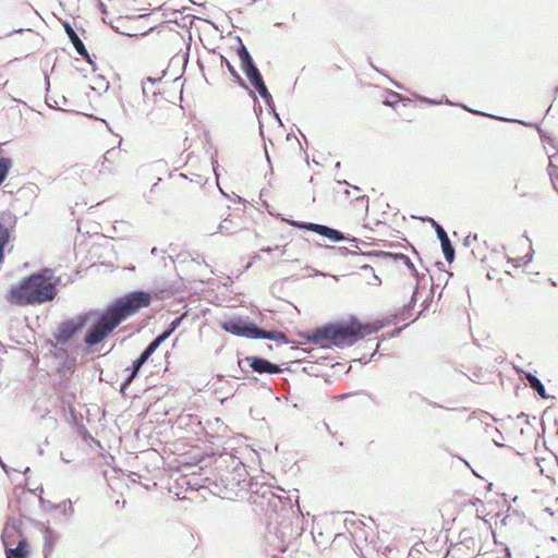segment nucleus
I'll return each mask as SVG.
<instances>
[{
	"mask_svg": "<svg viewBox=\"0 0 558 558\" xmlns=\"http://www.w3.org/2000/svg\"><path fill=\"white\" fill-rule=\"evenodd\" d=\"M532 259V246L527 241H518L508 248L507 260L513 268L527 265Z\"/></svg>",
	"mask_w": 558,
	"mask_h": 558,
	"instance_id": "obj_10",
	"label": "nucleus"
},
{
	"mask_svg": "<svg viewBox=\"0 0 558 558\" xmlns=\"http://www.w3.org/2000/svg\"><path fill=\"white\" fill-rule=\"evenodd\" d=\"M422 291L417 289V284L410 286L408 289L396 290L392 294V302L400 305L399 315L402 319H409L413 316L411 311L422 296Z\"/></svg>",
	"mask_w": 558,
	"mask_h": 558,
	"instance_id": "obj_9",
	"label": "nucleus"
},
{
	"mask_svg": "<svg viewBox=\"0 0 558 558\" xmlns=\"http://www.w3.org/2000/svg\"><path fill=\"white\" fill-rule=\"evenodd\" d=\"M54 295L53 283L44 275L37 274L13 286L5 298L12 305L27 306L45 303L52 300Z\"/></svg>",
	"mask_w": 558,
	"mask_h": 558,
	"instance_id": "obj_3",
	"label": "nucleus"
},
{
	"mask_svg": "<svg viewBox=\"0 0 558 558\" xmlns=\"http://www.w3.org/2000/svg\"><path fill=\"white\" fill-rule=\"evenodd\" d=\"M75 168L80 169L81 172L76 171V173L80 174L81 178L88 179L93 174V170L96 168V162H94L87 170L81 168L80 163H75Z\"/></svg>",
	"mask_w": 558,
	"mask_h": 558,
	"instance_id": "obj_24",
	"label": "nucleus"
},
{
	"mask_svg": "<svg viewBox=\"0 0 558 558\" xmlns=\"http://www.w3.org/2000/svg\"><path fill=\"white\" fill-rule=\"evenodd\" d=\"M72 46L81 59L87 63L89 71L96 72L98 70L97 61L102 50L101 43L97 36L85 31L77 35L72 29Z\"/></svg>",
	"mask_w": 558,
	"mask_h": 558,
	"instance_id": "obj_5",
	"label": "nucleus"
},
{
	"mask_svg": "<svg viewBox=\"0 0 558 558\" xmlns=\"http://www.w3.org/2000/svg\"><path fill=\"white\" fill-rule=\"evenodd\" d=\"M50 352L54 360L60 361L58 365L64 367L69 359L70 349V325L68 323L62 324L57 332L49 339Z\"/></svg>",
	"mask_w": 558,
	"mask_h": 558,
	"instance_id": "obj_8",
	"label": "nucleus"
},
{
	"mask_svg": "<svg viewBox=\"0 0 558 558\" xmlns=\"http://www.w3.org/2000/svg\"><path fill=\"white\" fill-rule=\"evenodd\" d=\"M287 222L293 227L316 232L329 239L331 242H340L344 239L343 234L340 231L329 228L327 226L317 223H301L294 220H287Z\"/></svg>",
	"mask_w": 558,
	"mask_h": 558,
	"instance_id": "obj_12",
	"label": "nucleus"
},
{
	"mask_svg": "<svg viewBox=\"0 0 558 558\" xmlns=\"http://www.w3.org/2000/svg\"><path fill=\"white\" fill-rule=\"evenodd\" d=\"M381 328L377 323L362 324L356 318L348 322L326 326L313 332L312 340L323 347L332 343L335 345L352 344L360 339L376 333Z\"/></svg>",
	"mask_w": 558,
	"mask_h": 558,
	"instance_id": "obj_2",
	"label": "nucleus"
},
{
	"mask_svg": "<svg viewBox=\"0 0 558 558\" xmlns=\"http://www.w3.org/2000/svg\"><path fill=\"white\" fill-rule=\"evenodd\" d=\"M424 302H425V300L420 305V310L416 312V316L421 315L422 312L426 308V306L424 305Z\"/></svg>",
	"mask_w": 558,
	"mask_h": 558,
	"instance_id": "obj_28",
	"label": "nucleus"
},
{
	"mask_svg": "<svg viewBox=\"0 0 558 558\" xmlns=\"http://www.w3.org/2000/svg\"><path fill=\"white\" fill-rule=\"evenodd\" d=\"M226 65H227L229 73L231 74L233 81L236 84L244 86V82H243L242 77L240 76V74L238 73L235 68L228 60H226Z\"/></svg>",
	"mask_w": 558,
	"mask_h": 558,
	"instance_id": "obj_22",
	"label": "nucleus"
},
{
	"mask_svg": "<svg viewBox=\"0 0 558 558\" xmlns=\"http://www.w3.org/2000/svg\"><path fill=\"white\" fill-rule=\"evenodd\" d=\"M153 295L145 291H133L116 299L86 331L84 341L93 347L104 341L122 322L148 307Z\"/></svg>",
	"mask_w": 558,
	"mask_h": 558,
	"instance_id": "obj_1",
	"label": "nucleus"
},
{
	"mask_svg": "<svg viewBox=\"0 0 558 558\" xmlns=\"http://www.w3.org/2000/svg\"><path fill=\"white\" fill-rule=\"evenodd\" d=\"M9 239L10 233L8 228L4 225L0 223V262H2L3 259V250L9 242Z\"/></svg>",
	"mask_w": 558,
	"mask_h": 558,
	"instance_id": "obj_19",
	"label": "nucleus"
},
{
	"mask_svg": "<svg viewBox=\"0 0 558 558\" xmlns=\"http://www.w3.org/2000/svg\"><path fill=\"white\" fill-rule=\"evenodd\" d=\"M400 101V95L397 93H391L389 97H387L383 102L386 106L393 107L396 104Z\"/></svg>",
	"mask_w": 558,
	"mask_h": 558,
	"instance_id": "obj_27",
	"label": "nucleus"
},
{
	"mask_svg": "<svg viewBox=\"0 0 558 558\" xmlns=\"http://www.w3.org/2000/svg\"><path fill=\"white\" fill-rule=\"evenodd\" d=\"M548 173L550 175L553 185L558 191V165H556L553 160L549 161Z\"/></svg>",
	"mask_w": 558,
	"mask_h": 558,
	"instance_id": "obj_20",
	"label": "nucleus"
},
{
	"mask_svg": "<svg viewBox=\"0 0 558 558\" xmlns=\"http://www.w3.org/2000/svg\"><path fill=\"white\" fill-rule=\"evenodd\" d=\"M396 258L401 260L412 271V274L416 275V268L407 255L398 254L396 255Z\"/></svg>",
	"mask_w": 558,
	"mask_h": 558,
	"instance_id": "obj_25",
	"label": "nucleus"
},
{
	"mask_svg": "<svg viewBox=\"0 0 558 558\" xmlns=\"http://www.w3.org/2000/svg\"><path fill=\"white\" fill-rule=\"evenodd\" d=\"M464 533H470L472 546L474 550L478 553L483 549L484 542L488 541L494 535L490 526L486 521L477 522L476 526L464 530Z\"/></svg>",
	"mask_w": 558,
	"mask_h": 558,
	"instance_id": "obj_11",
	"label": "nucleus"
},
{
	"mask_svg": "<svg viewBox=\"0 0 558 558\" xmlns=\"http://www.w3.org/2000/svg\"><path fill=\"white\" fill-rule=\"evenodd\" d=\"M63 26H64V29H65L66 34L70 36V29H71L70 23L69 22H64Z\"/></svg>",
	"mask_w": 558,
	"mask_h": 558,
	"instance_id": "obj_29",
	"label": "nucleus"
},
{
	"mask_svg": "<svg viewBox=\"0 0 558 558\" xmlns=\"http://www.w3.org/2000/svg\"><path fill=\"white\" fill-rule=\"evenodd\" d=\"M238 53L241 60L242 70L245 73L246 77L254 86V88L258 92L259 96L268 104L271 99V95L268 92L264 83V80L258 69L255 66L247 49L244 46H241V48L238 50Z\"/></svg>",
	"mask_w": 558,
	"mask_h": 558,
	"instance_id": "obj_7",
	"label": "nucleus"
},
{
	"mask_svg": "<svg viewBox=\"0 0 558 558\" xmlns=\"http://www.w3.org/2000/svg\"><path fill=\"white\" fill-rule=\"evenodd\" d=\"M157 342L151 341L140 355V357L133 362L132 367L125 369L126 372H130V374L122 386V390L132 383V380L135 378L143 364L150 357V355L157 350Z\"/></svg>",
	"mask_w": 558,
	"mask_h": 558,
	"instance_id": "obj_13",
	"label": "nucleus"
},
{
	"mask_svg": "<svg viewBox=\"0 0 558 558\" xmlns=\"http://www.w3.org/2000/svg\"><path fill=\"white\" fill-rule=\"evenodd\" d=\"M526 379L531 386L542 398H546V390L542 381L534 375L529 374Z\"/></svg>",
	"mask_w": 558,
	"mask_h": 558,
	"instance_id": "obj_17",
	"label": "nucleus"
},
{
	"mask_svg": "<svg viewBox=\"0 0 558 558\" xmlns=\"http://www.w3.org/2000/svg\"><path fill=\"white\" fill-rule=\"evenodd\" d=\"M74 107H75V109H73L72 111H75V112L82 113V114H88L87 111L90 109V102L89 101L85 102L84 99L75 100Z\"/></svg>",
	"mask_w": 558,
	"mask_h": 558,
	"instance_id": "obj_21",
	"label": "nucleus"
},
{
	"mask_svg": "<svg viewBox=\"0 0 558 558\" xmlns=\"http://www.w3.org/2000/svg\"><path fill=\"white\" fill-rule=\"evenodd\" d=\"M437 235L441 243V248L445 255V258L448 263H451L454 258V248L450 243V240L446 233V231L442 229V227L437 226L436 228Z\"/></svg>",
	"mask_w": 558,
	"mask_h": 558,
	"instance_id": "obj_15",
	"label": "nucleus"
},
{
	"mask_svg": "<svg viewBox=\"0 0 558 558\" xmlns=\"http://www.w3.org/2000/svg\"><path fill=\"white\" fill-rule=\"evenodd\" d=\"M245 362L252 367V369L256 373L264 374H277L280 373L281 369L278 365L270 363L269 361L257 357V356H247L245 357Z\"/></svg>",
	"mask_w": 558,
	"mask_h": 558,
	"instance_id": "obj_14",
	"label": "nucleus"
},
{
	"mask_svg": "<svg viewBox=\"0 0 558 558\" xmlns=\"http://www.w3.org/2000/svg\"><path fill=\"white\" fill-rule=\"evenodd\" d=\"M7 558H28L31 544L16 525H7L2 533Z\"/></svg>",
	"mask_w": 558,
	"mask_h": 558,
	"instance_id": "obj_6",
	"label": "nucleus"
},
{
	"mask_svg": "<svg viewBox=\"0 0 558 558\" xmlns=\"http://www.w3.org/2000/svg\"><path fill=\"white\" fill-rule=\"evenodd\" d=\"M396 258L401 260L412 271V274L416 275V268L407 255L398 254L396 255Z\"/></svg>",
	"mask_w": 558,
	"mask_h": 558,
	"instance_id": "obj_26",
	"label": "nucleus"
},
{
	"mask_svg": "<svg viewBox=\"0 0 558 558\" xmlns=\"http://www.w3.org/2000/svg\"><path fill=\"white\" fill-rule=\"evenodd\" d=\"M222 330L238 337H245L250 339H269L275 341L288 342L287 336L281 331H266L259 329L254 324H247L244 319L236 317L228 319L220 324Z\"/></svg>",
	"mask_w": 558,
	"mask_h": 558,
	"instance_id": "obj_4",
	"label": "nucleus"
},
{
	"mask_svg": "<svg viewBox=\"0 0 558 558\" xmlns=\"http://www.w3.org/2000/svg\"><path fill=\"white\" fill-rule=\"evenodd\" d=\"M11 167H12V160L10 158H7V157L0 158V185L5 180Z\"/></svg>",
	"mask_w": 558,
	"mask_h": 558,
	"instance_id": "obj_18",
	"label": "nucleus"
},
{
	"mask_svg": "<svg viewBox=\"0 0 558 558\" xmlns=\"http://www.w3.org/2000/svg\"><path fill=\"white\" fill-rule=\"evenodd\" d=\"M185 316L186 314H183L180 317L172 320L170 327L167 330H165L161 335H159L153 342H157V347H159L181 325Z\"/></svg>",
	"mask_w": 558,
	"mask_h": 558,
	"instance_id": "obj_16",
	"label": "nucleus"
},
{
	"mask_svg": "<svg viewBox=\"0 0 558 558\" xmlns=\"http://www.w3.org/2000/svg\"><path fill=\"white\" fill-rule=\"evenodd\" d=\"M462 546L461 545H454V546H451L448 550H447V554L445 555L444 558H460V554L462 551Z\"/></svg>",
	"mask_w": 558,
	"mask_h": 558,
	"instance_id": "obj_23",
	"label": "nucleus"
}]
</instances>
